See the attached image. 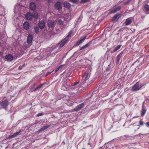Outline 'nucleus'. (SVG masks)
<instances>
[{
  "label": "nucleus",
  "instance_id": "nucleus-1",
  "mask_svg": "<svg viewBox=\"0 0 149 149\" xmlns=\"http://www.w3.org/2000/svg\"><path fill=\"white\" fill-rule=\"evenodd\" d=\"M72 34L71 32H70L68 35L63 40L61 41L59 44L60 48L63 47V46L68 41V37L70 36Z\"/></svg>",
  "mask_w": 149,
  "mask_h": 149
},
{
  "label": "nucleus",
  "instance_id": "nucleus-2",
  "mask_svg": "<svg viewBox=\"0 0 149 149\" xmlns=\"http://www.w3.org/2000/svg\"><path fill=\"white\" fill-rule=\"evenodd\" d=\"M90 75V74L89 72H86L82 77V79L81 80V82L82 83L84 84L86 83V81L89 79Z\"/></svg>",
  "mask_w": 149,
  "mask_h": 149
},
{
  "label": "nucleus",
  "instance_id": "nucleus-3",
  "mask_svg": "<svg viewBox=\"0 0 149 149\" xmlns=\"http://www.w3.org/2000/svg\"><path fill=\"white\" fill-rule=\"evenodd\" d=\"M143 86V85H140L139 82H137L132 87V91H135L139 90Z\"/></svg>",
  "mask_w": 149,
  "mask_h": 149
},
{
  "label": "nucleus",
  "instance_id": "nucleus-4",
  "mask_svg": "<svg viewBox=\"0 0 149 149\" xmlns=\"http://www.w3.org/2000/svg\"><path fill=\"white\" fill-rule=\"evenodd\" d=\"M78 88H74L71 85L70 86H69L67 88V91H73V90H74L76 91V92H70V93H73L74 94H75L76 93H77L78 92Z\"/></svg>",
  "mask_w": 149,
  "mask_h": 149
},
{
  "label": "nucleus",
  "instance_id": "nucleus-5",
  "mask_svg": "<svg viewBox=\"0 0 149 149\" xmlns=\"http://www.w3.org/2000/svg\"><path fill=\"white\" fill-rule=\"evenodd\" d=\"M55 8L58 10H60L62 8V3L60 2H57L55 3L54 5Z\"/></svg>",
  "mask_w": 149,
  "mask_h": 149
},
{
  "label": "nucleus",
  "instance_id": "nucleus-6",
  "mask_svg": "<svg viewBox=\"0 0 149 149\" xmlns=\"http://www.w3.org/2000/svg\"><path fill=\"white\" fill-rule=\"evenodd\" d=\"M85 105V104L84 103H81L76 107L74 109V111H79L81 108H82Z\"/></svg>",
  "mask_w": 149,
  "mask_h": 149
},
{
  "label": "nucleus",
  "instance_id": "nucleus-7",
  "mask_svg": "<svg viewBox=\"0 0 149 149\" xmlns=\"http://www.w3.org/2000/svg\"><path fill=\"white\" fill-rule=\"evenodd\" d=\"M9 104L8 100H5L1 102L0 105L3 107V108L5 109H7V107Z\"/></svg>",
  "mask_w": 149,
  "mask_h": 149
},
{
  "label": "nucleus",
  "instance_id": "nucleus-8",
  "mask_svg": "<svg viewBox=\"0 0 149 149\" xmlns=\"http://www.w3.org/2000/svg\"><path fill=\"white\" fill-rule=\"evenodd\" d=\"M120 8L121 7L120 6L115 7L111 10L110 12L111 13H115L119 10Z\"/></svg>",
  "mask_w": 149,
  "mask_h": 149
},
{
  "label": "nucleus",
  "instance_id": "nucleus-9",
  "mask_svg": "<svg viewBox=\"0 0 149 149\" xmlns=\"http://www.w3.org/2000/svg\"><path fill=\"white\" fill-rule=\"evenodd\" d=\"M47 24L49 27L53 28L54 26L56 24V23L54 21H52L50 20H48L47 22Z\"/></svg>",
  "mask_w": 149,
  "mask_h": 149
},
{
  "label": "nucleus",
  "instance_id": "nucleus-10",
  "mask_svg": "<svg viewBox=\"0 0 149 149\" xmlns=\"http://www.w3.org/2000/svg\"><path fill=\"white\" fill-rule=\"evenodd\" d=\"M86 38V36H83L81 37L80 38V40L77 41L76 42V45L78 46L80 44L82 43L83 42H84V40H85Z\"/></svg>",
  "mask_w": 149,
  "mask_h": 149
},
{
  "label": "nucleus",
  "instance_id": "nucleus-11",
  "mask_svg": "<svg viewBox=\"0 0 149 149\" xmlns=\"http://www.w3.org/2000/svg\"><path fill=\"white\" fill-rule=\"evenodd\" d=\"M45 25V23L44 21L43 20H41L39 22V28L42 29L44 28Z\"/></svg>",
  "mask_w": 149,
  "mask_h": 149
},
{
  "label": "nucleus",
  "instance_id": "nucleus-12",
  "mask_svg": "<svg viewBox=\"0 0 149 149\" xmlns=\"http://www.w3.org/2000/svg\"><path fill=\"white\" fill-rule=\"evenodd\" d=\"M121 15L120 13L116 14L113 17V21H117L118 19L121 17Z\"/></svg>",
  "mask_w": 149,
  "mask_h": 149
},
{
  "label": "nucleus",
  "instance_id": "nucleus-13",
  "mask_svg": "<svg viewBox=\"0 0 149 149\" xmlns=\"http://www.w3.org/2000/svg\"><path fill=\"white\" fill-rule=\"evenodd\" d=\"M30 8L31 10H35L36 8V4L33 2H31L30 5Z\"/></svg>",
  "mask_w": 149,
  "mask_h": 149
},
{
  "label": "nucleus",
  "instance_id": "nucleus-14",
  "mask_svg": "<svg viewBox=\"0 0 149 149\" xmlns=\"http://www.w3.org/2000/svg\"><path fill=\"white\" fill-rule=\"evenodd\" d=\"M33 36L29 34L27 37V42L28 43H31L33 40Z\"/></svg>",
  "mask_w": 149,
  "mask_h": 149
},
{
  "label": "nucleus",
  "instance_id": "nucleus-15",
  "mask_svg": "<svg viewBox=\"0 0 149 149\" xmlns=\"http://www.w3.org/2000/svg\"><path fill=\"white\" fill-rule=\"evenodd\" d=\"M6 59L8 61H11L13 60V56L11 54H8L6 56Z\"/></svg>",
  "mask_w": 149,
  "mask_h": 149
},
{
  "label": "nucleus",
  "instance_id": "nucleus-16",
  "mask_svg": "<svg viewBox=\"0 0 149 149\" xmlns=\"http://www.w3.org/2000/svg\"><path fill=\"white\" fill-rule=\"evenodd\" d=\"M26 17L29 20H31L33 17L32 14L31 13H28L26 14Z\"/></svg>",
  "mask_w": 149,
  "mask_h": 149
},
{
  "label": "nucleus",
  "instance_id": "nucleus-17",
  "mask_svg": "<svg viewBox=\"0 0 149 149\" xmlns=\"http://www.w3.org/2000/svg\"><path fill=\"white\" fill-rule=\"evenodd\" d=\"M24 28L26 30L28 29L29 28V25L28 22H25L23 24Z\"/></svg>",
  "mask_w": 149,
  "mask_h": 149
},
{
  "label": "nucleus",
  "instance_id": "nucleus-18",
  "mask_svg": "<svg viewBox=\"0 0 149 149\" xmlns=\"http://www.w3.org/2000/svg\"><path fill=\"white\" fill-rule=\"evenodd\" d=\"M21 131L19 130L18 132H16L13 134V135H10L8 137V138H14L17 135L19 134L21 132Z\"/></svg>",
  "mask_w": 149,
  "mask_h": 149
},
{
  "label": "nucleus",
  "instance_id": "nucleus-19",
  "mask_svg": "<svg viewBox=\"0 0 149 149\" xmlns=\"http://www.w3.org/2000/svg\"><path fill=\"white\" fill-rule=\"evenodd\" d=\"M121 46H122L121 45H118L116 47H115V48L113 50L111 51V52L112 53H114V52H115L116 51L118 50L121 47Z\"/></svg>",
  "mask_w": 149,
  "mask_h": 149
},
{
  "label": "nucleus",
  "instance_id": "nucleus-20",
  "mask_svg": "<svg viewBox=\"0 0 149 149\" xmlns=\"http://www.w3.org/2000/svg\"><path fill=\"white\" fill-rule=\"evenodd\" d=\"M63 5H64V6L66 8H69L71 7L70 4L69 3L66 1H65Z\"/></svg>",
  "mask_w": 149,
  "mask_h": 149
},
{
  "label": "nucleus",
  "instance_id": "nucleus-21",
  "mask_svg": "<svg viewBox=\"0 0 149 149\" xmlns=\"http://www.w3.org/2000/svg\"><path fill=\"white\" fill-rule=\"evenodd\" d=\"M132 22V20L130 18H127L125 21L126 25H128L130 24Z\"/></svg>",
  "mask_w": 149,
  "mask_h": 149
},
{
  "label": "nucleus",
  "instance_id": "nucleus-22",
  "mask_svg": "<svg viewBox=\"0 0 149 149\" xmlns=\"http://www.w3.org/2000/svg\"><path fill=\"white\" fill-rule=\"evenodd\" d=\"M142 113L141 114V116H144L146 111V109L143 106H142Z\"/></svg>",
  "mask_w": 149,
  "mask_h": 149
},
{
  "label": "nucleus",
  "instance_id": "nucleus-23",
  "mask_svg": "<svg viewBox=\"0 0 149 149\" xmlns=\"http://www.w3.org/2000/svg\"><path fill=\"white\" fill-rule=\"evenodd\" d=\"M68 87L65 84H64L62 86L61 89L64 91H67Z\"/></svg>",
  "mask_w": 149,
  "mask_h": 149
},
{
  "label": "nucleus",
  "instance_id": "nucleus-24",
  "mask_svg": "<svg viewBox=\"0 0 149 149\" xmlns=\"http://www.w3.org/2000/svg\"><path fill=\"white\" fill-rule=\"evenodd\" d=\"M91 42L90 41L86 45H85L83 46L82 47H81L80 48V50H82V49H84L86 47H88L90 45V44L91 43Z\"/></svg>",
  "mask_w": 149,
  "mask_h": 149
},
{
  "label": "nucleus",
  "instance_id": "nucleus-25",
  "mask_svg": "<svg viewBox=\"0 0 149 149\" xmlns=\"http://www.w3.org/2000/svg\"><path fill=\"white\" fill-rule=\"evenodd\" d=\"M33 17L36 19L38 18V15L37 12H35L33 14H32Z\"/></svg>",
  "mask_w": 149,
  "mask_h": 149
},
{
  "label": "nucleus",
  "instance_id": "nucleus-26",
  "mask_svg": "<svg viewBox=\"0 0 149 149\" xmlns=\"http://www.w3.org/2000/svg\"><path fill=\"white\" fill-rule=\"evenodd\" d=\"M79 83H80V84L81 86L84 85V84H83V83H82L81 82V80H79L78 82H74V84L73 85L72 84L71 85H72V86L74 87V86H75L77 84H78Z\"/></svg>",
  "mask_w": 149,
  "mask_h": 149
},
{
  "label": "nucleus",
  "instance_id": "nucleus-27",
  "mask_svg": "<svg viewBox=\"0 0 149 149\" xmlns=\"http://www.w3.org/2000/svg\"><path fill=\"white\" fill-rule=\"evenodd\" d=\"M121 56H120V55H118V56H117L116 57V61L117 63H118L120 59L121 58Z\"/></svg>",
  "mask_w": 149,
  "mask_h": 149
},
{
  "label": "nucleus",
  "instance_id": "nucleus-28",
  "mask_svg": "<svg viewBox=\"0 0 149 149\" xmlns=\"http://www.w3.org/2000/svg\"><path fill=\"white\" fill-rule=\"evenodd\" d=\"M25 65H26L24 63V64H23L22 65L19 66L18 69L19 70H22V69L23 68L25 67Z\"/></svg>",
  "mask_w": 149,
  "mask_h": 149
},
{
  "label": "nucleus",
  "instance_id": "nucleus-29",
  "mask_svg": "<svg viewBox=\"0 0 149 149\" xmlns=\"http://www.w3.org/2000/svg\"><path fill=\"white\" fill-rule=\"evenodd\" d=\"M35 32L36 33H38L39 31V29L38 27H35L34 29Z\"/></svg>",
  "mask_w": 149,
  "mask_h": 149
},
{
  "label": "nucleus",
  "instance_id": "nucleus-30",
  "mask_svg": "<svg viewBox=\"0 0 149 149\" xmlns=\"http://www.w3.org/2000/svg\"><path fill=\"white\" fill-rule=\"evenodd\" d=\"M145 8L146 11H148L149 10V6L148 5L146 4L145 6Z\"/></svg>",
  "mask_w": 149,
  "mask_h": 149
},
{
  "label": "nucleus",
  "instance_id": "nucleus-31",
  "mask_svg": "<svg viewBox=\"0 0 149 149\" xmlns=\"http://www.w3.org/2000/svg\"><path fill=\"white\" fill-rule=\"evenodd\" d=\"M63 65H60V66H59L58 67V68H56V70L55 71V72H57V71H58L59 70V69L61 68V67H62L63 66Z\"/></svg>",
  "mask_w": 149,
  "mask_h": 149
},
{
  "label": "nucleus",
  "instance_id": "nucleus-32",
  "mask_svg": "<svg viewBox=\"0 0 149 149\" xmlns=\"http://www.w3.org/2000/svg\"><path fill=\"white\" fill-rule=\"evenodd\" d=\"M65 84L66 86L67 87L70 86H71L69 82H66L65 84Z\"/></svg>",
  "mask_w": 149,
  "mask_h": 149
},
{
  "label": "nucleus",
  "instance_id": "nucleus-33",
  "mask_svg": "<svg viewBox=\"0 0 149 149\" xmlns=\"http://www.w3.org/2000/svg\"><path fill=\"white\" fill-rule=\"evenodd\" d=\"M49 126H50L49 125H47V126H43L42 127L44 129V130H45L46 129L48 128L49 127Z\"/></svg>",
  "mask_w": 149,
  "mask_h": 149
},
{
  "label": "nucleus",
  "instance_id": "nucleus-34",
  "mask_svg": "<svg viewBox=\"0 0 149 149\" xmlns=\"http://www.w3.org/2000/svg\"><path fill=\"white\" fill-rule=\"evenodd\" d=\"M44 129L43 128V127H42L41 129H40V130H39L38 131V132L39 133H40V132L43 131L44 130Z\"/></svg>",
  "mask_w": 149,
  "mask_h": 149
},
{
  "label": "nucleus",
  "instance_id": "nucleus-35",
  "mask_svg": "<svg viewBox=\"0 0 149 149\" xmlns=\"http://www.w3.org/2000/svg\"><path fill=\"white\" fill-rule=\"evenodd\" d=\"M89 0H81V2L82 3H85L89 1Z\"/></svg>",
  "mask_w": 149,
  "mask_h": 149
},
{
  "label": "nucleus",
  "instance_id": "nucleus-36",
  "mask_svg": "<svg viewBox=\"0 0 149 149\" xmlns=\"http://www.w3.org/2000/svg\"><path fill=\"white\" fill-rule=\"evenodd\" d=\"M139 124L141 125H143V122L141 120H140L139 121Z\"/></svg>",
  "mask_w": 149,
  "mask_h": 149
},
{
  "label": "nucleus",
  "instance_id": "nucleus-37",
  "mask_svg": "<svg viewBox=\"0 0 149 149\" xmlns=\"http://www.w3.org/2000/svg\"><path fill=\"white\" fill-rule=\"evenodd\" d=\"M70 0V1H71L72 2H73L74 3H76L77 1H78V0Z\"/></svg>",
  "mask_w": 149,
  "mask_h": 149
},
{
  "label": "nucleus",
  "instance_id": "nucleus-38",
  "mask_svg": "<svg viewBox=\"0 0 149 149\" xmlns=\"http://www.w3.org/2000/svg\"><path fill=\"white\" fill-rule=\"evenodd\" d=\"M45 83H44L42 84H40L38 86L40 88H41L42 86L44 85Z\"/></svg>",
  "mask_w": 149,
  "mask_h": 149
},
{
  "label": "nucleus",
  "instance_id": "nucleus-39",
  "mask_svg": "<svg viewBox=\"0 0 149 149\" xmlns=\"http://www.w3.org/2000/svg\"><path fill=\"white\" fill-rule=\"evenodd\" d=\"M42 115V113H38L37 115L38 116H40Z\"/></svg>",
  "mask_w": 149,
  "mask_h": 149
},
{
  "label": "nucleus",
  "instance_id": "nucleus-40",
  "mask_svg": "<svg viewBox=\"0 0 149 149\" xmlns=\"http://www.w3.org/2000/svg\"><path fill=\"white\" fill-rule=\"evenodd\" d=\"M146 124L147 127H149V123L148 122H146Z\"/></svg>",
  "mask_w": 149,
  "mask_h": 149
},
{
  "label": "nucleus",
  "instance_id": "nucleus-41",
  "mask_svg": "<svg viewBox=\"0 0 149 149\" xmlns=\"http://www.w3.org/2000/svg\"><path fill=\"white\" fill-rule=\"evenodd\" d=\"M39 88H40L38 86L37 87H36L35 88V89L34 90V91H37Z\"/></svg>",
  "mask_w": 149,
  "mask_h": 149
},
{
  "label": "nucleus",
  "instance_id": "nucleus-42",
  "mask_svg": "<svg viewBox=\"0 0 149 149\" xmlns=\"http://www.w3.org/2000/svg\"><path fill=\"white\" fill-rule=\"evenodd\" d=\"M52 1L53 0H47L48 2L49 3H51L52 2Z\"/></svg>",
  "mask_w": 149,
  "mask_h": 149
},
{
  "label": "nucleus",
  "instance_id": "nucleus-43",
  "mask_svg": "<svg viewBox=\"0 0 149 149\" xmlns=\"http://www.w3.org/2000/svg\"><path fill=\"white\" fill-rule=\"evenodd\" d=\"M52 72H53V71H52V72H47V75H49V74H50L51 73H52Z\"/></svg>",
  "mask_w": 149,
  "mask_h": 149
},
{
  "label": "nucleus",
  "instance_id": "nucleus-44",
  "mask_svg": "<svg viewBox=\"0 0 149 149\" xmlns=\"http://www.w3.org/2000/svg\"><path fill=\"white\" fill-rule=\"evenodd\" d=\"M80 17H79V18H78V19L77 20V21H76V23H77V22H78V21H79V19H80Z\"/></svg>",
  "mask_w": 149,
  "mask_h": 149
},
{
  "label": "nucleus",
  "instance_id": "nucleus-45",
  "mask_svg": "<svg viewBox=\"0 0 149 149\" xmlns=\"http://www.w3.org/2000/svg\"><path fill=\"white\" fill-rule=\"evenodd\" d=\"M123 51H122L119 54V55H120V56H121V55L123 54Z\"/></svg>",
  "mask_w": 149,
  "mask_h": 149
},
{
  "label": "nucleus",
  "instance_id": "nucleus-46",
  "mask_svg": "<svg viewBox=\"0 0 149 149\" xmlns=\"http://www.w3.org/2000/svg\"><path fill=\"white\" fill-rule=\"evenodd\" d=\"M141 134L140 133L139 134V135H141Z\"/></svg>",
  "mask_w": 149,
  "mask_h": 149
},
{
  "label": "nucleus",
  "instance_id": "nucleus-47",
  "mask_svg": "<svg viewBox=\"0 0 149 149\" xmlns=\"http://www.w3.org/2000/svg\"><path fill=\"white\" fill-rule=\"evenodd\" d=\"M0 109H1V108H0Z\"/></svg>",
  "mask_w": 149,
  "mask_h": 149
},
{
  "label": "nucleus",
  "instance_id": "nucleus-48",
  "mask_svg": "<svg viewBox=\"0 0 149 149\" xmlns=\"http://www.w3.org/2000/svg\"><path fill=\"white\" fill-rule=\"evenodd\" d=\"M148 143H149V142Z\"/></svg>",
  "mask_w": 149,
  "mask_h": 149
}]
</instances>
